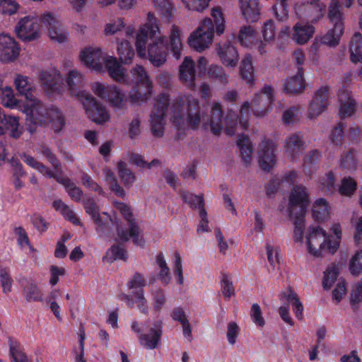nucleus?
Listing matches in <instances>:
<instances>
[{"label": "nucleus", "instance_id": "cd10ccee", "mask_svg": "<svg viewBox=\"0 0 362 362\" xmlns=\"http://www.w3.org/2000/svg\"><path fill=\"white\" fill-rule=\"evenodd\" d=\"M312 215L319 223L327 221L331 216V206L325 199L319 198L313 204Z\"/></svg>", "mask_w": 362, "mask_h": 362}, {"label": "nucleus", "instance_id": "774afa93", "mask_svg": "<svg viewBox=\"0 0 362 362\" xmlns=\"http://www.w3.org/2000/svg\"><path fill=\"white\" fill-rule=\"evenodd\" d=\"M146 286V281L144 276L140 274H134L128 282V288L132 290V293L143 290Z\"/></svg>", "mask_w": 362, "mask_h": 362}, {"label": "nucleus", "instance_id": "c9c22d12", "mask_svg": "<svg viewBox=\"0 0 362 362\" xmlns=\"http://www.w3.org/2000/svg\"><path fill=\"white\" fill-rule=\"evenodd\" d=\"M153 93V84L147 86H135L129 93V100L134 103L146 102L150 99Z\"/></svg>", "mask_w": 362, "mask_h": 362}, {"label": "nucleus", "instance_id": "9d476101", "mask_svg": "<svg viewBox=\"0 0 362 362\" xmlns=\"http://www.w3.org/2000/svg\"><path fill=\"white\" fill-rule=\"evenodd\" d=\"M42 23L47 28L49 37L54 42L62 43L69 39V32L62 26L58 16L53 12L44 13L41 16Z\"/></svg>", "mask_w": 362, "mask_h": 362}, {"label": "nucleus", "instance_id": "39448f33", "mask_svg": "<svg viewBox=\"0 0 362 362\" xmlns=\"http://www.w3.org/2000/svg\"><path fill=\"white\" fill-rule=\"evenodd\" d=\"M305 243L308 253L316 258L334 255L337 251V243L330 242V235L320 226L308 230Z\"/></svg>", "mask_w": 362, "mask_h": 362}, {"label": "nucleus", "instance_id": "ddd939ff", "mask_svg": "<svg viewBox=\"0 0 362 362\" xmlns=\"http://www.w3.org/2000/svg\"><path fill=\"white\" fill-rule=\"evenodd\" d=\"M66 83L71 95L76 97L81 102L90 95L83 90L86 83L85 75L76 69H70L66 75Z\"/></svg>", "mask_w": 362, "mask_h": 362}, {"label": "nucleus", "instance_id": "473e14b6", "mask_svg": "<svg viewBox=\"0 0 362 362\" xmlns=\"http://www.w3.org/2000/svg\"><path fill=\"white\" fill-rule=\"evenodd\" d=\"M305 88V82L303 77V69L298 68V73L288 77L284 83V90L288 94L301 93Z\"/></svg>", "mask_w": 362, "mask_h": 362}, {"label": "nucleus", "instance_id": "5701e85b", "mask_svg": "<svg viewBox=\"0 0 362 362\" xmlns=\"http://www.w3.org/2000/svg\"><path fill=\"white\" fill-rule=\"evenodd\" d=\"M239 8L244 18L250 22H257L260 16L258 0H238Z\"/></svg>", "mask_w": 362, "mask_h": 362}, {"label": "nucleus", "instance_id": "412c9836", "mask_svg": "<svg viewBox=\"0 0 362 362\" xmlns=\"http://www.w3.org/2000/svg\"><path fill=\"white\" fill-rule=\"evenodd\" d=\"M179 79L185 85L194 88L195 64L190 57H185L179 66Z\"/></svg>", "mask_w": 362, "mask_h": 362}, {"label": "nucleus", "instance_id": "7ed1b4c3", "mask_svg": "<svg viewBox=\"0 0 362 362\" xmlns=\"http://www.w3.org/2000/svg\"><path fill=\"white\" fill-rule=\"evenodd\" d=\"M273 98V89L270 86H264L262 90L255 95L251 103L245 102L241 106L238 124L234 114H228L225 119L226 134L232 136L238 133L239 130L246 129L249 125L247 120L251 112L257 117H264L269 111Z\"/></svg>", "mask_w": 362, "mask_h": 362}, {"label": "nucleus", "instance_id": "2eb2a0df", "mask_svg": "<svg viewBox=\"0 0 362 362\" xmlns=\"http://www.w3.org/2000/svg\"><path fill=\"white\" fill-rule=\"evenodd\" d=\"M16 32L18 37L23 40H35L40 33L37 18L34 16H25L21 18L16 27Z\"/></svg>", "mask_w": 362, "mask_h": 362}, {"label": "nucleus", "instance_id": "423d86ee", "mask_svg": "<svg viewBox=\"0 0 362 362\" xmlns=\"http://www.w3.org/2000/svg\"><path fill=\"white\" fill-rule=\"evenodd\" d=\"M116 209L119 210L127 221L126 226L123 223L115 220L113 224L116 227L118 240L121 241H127L130 238L134 244L137 245H143L144 240L141 235V231L134 221L132 213L129 206L120 202H114Z\"/></svg>", "mask_w": 362, "mask_h": 362}, {"label": "nucleus", "instance_id": "4d7b16f0", "mask_svg": "<svg viewBox=\"0 0 362 362\" xmlns=\"http://www.w3.org/2000/svg\"><path fill=\"white\" fill-rule=\"evenodd\" d=\"M114 85H109L105 83L95 81L90 85V90L93 93L100 99L106 100L109 93Z\"/></svg>", "mask_w": 362, "mask_h": 362}, {"label": "nucleus", "instance_id": "ea45409f", "mask_svg": "<svg viewBox=\"0 0 362 362\" xmlns=\"http://www.w3.org/2000/svg\"><path fill=\"white\" fill-rule=\"evenodd\" d=\"M282 299L288 303V304L292 305L296 317L299 320H302L303 317V305L296 293L291 289H288L284 293Z\"/></svg>", "mask_w": 362, "mask_h": 362}, {"label": "nucleus", "instance_id": "c03bdc74", "mask_svg": "<svg viewBox=\"0 0 362 362\" xmlns=\"http://www.w3.org/2000/svg\"><path fill=\"white\" fill-rule=\"evenodd\" d=\"M171 317L174 320L178 321L181 324L185 337L191 339V326L185 311L181 308H175L173 310Z\"/></svg>", "mask_w": 362, "mask_h": 362}, {"label": "nucleus", "instance_id": "58836bf2", "mask_svg": "<svg viewBox=\"0 0 362 362\" xmlns=\"http://www.w3.org/2000/svg\"><path fill=\"white\" fill-rule=\"evenodd\" d=\"M132 81L135 83V86H147L149 87L150 84H153L148 76V72L144 66L139 64H136L130 70Z\"/></svg>", "mask_w": 362, "mask_h": 362}, {"label": "nucleus", "instance_id": "e2e57ef3", "mask_svg": "<svg viewBox=\"0 0 362 362\" xmlns=\"http://www.w3.org/2000/svg\"><path fill=\"white\" fill-rule=\"evenodd\" d=\"M181 1L186 9L202 12L208 7L210 0H181Z\"/></svg>", "mask_w": 362, "mask_h": 362}, {"label": "nucleus", "instance_id": "864d4df0", "mask_svg": "<svg viewBox=\"0 0 362 362\" xmlns=\"http://www.w3.org/2000/svg\"><path fill=\"white\" fill-rule=\"evenodd\" d=\"M339 267L335 264L329 265L324 272L322 285L325 289H329L335 282L339 274Z\"/></svg>", "mask_w": 362, "mask_h": 362}, {"label": "nucleus", "instance_id": "4c0bfd02", "mask_svg": "<svg viewBox=\"0 0 362 362\" xmlns=\"http://www.w3.org/2000/svg\"><path fill=\"white\" fill-rule=\"evenodd\" d=\"M23 296L25 300L28 303L42 302L44 300V294L39 287L38 284L30 281L28 285L23 288Z\"/></svg>", "mask_w": 362, "mask_h": 362}, {"label": "nucleus", "instance_id": "13d9d810", "mask_svg": "<svg viewBox=\"0 0 362 362\" xmlns=\"http://www.w3.org/2000/svg\"><path fill=\"white\" fill-rule=\"evenodd\" d=\"M125 23L122 18L110 21L104 26L103 33L105 36L114 35L124 28Z\"/></svg>", "mask_w": 362, "mask_h": 362}, {"label": "nucleus", "instance_id": "de8ad7c7", "mask_svg": "<svg viewBox=\"0 0 362 362\" xmlns=\"http://www.w3.org/2000/svg\"><path fill=\"white\" fill-rule=\"evenodd\" d=\"M103 175L105 177V181L109 185L110 189L119 197H124L125 191L119 185L117 177L112 170L110 168H105L103 170Z\"/></svg>", "mask_w": 362, "mask_h": 362}, {"label": "nucleus", "instance_id": "1a4fd4ad", "mask_svg": "<svg viewBox=\"0 0 362 362\" xmlns=\"http://www.w3.org/2000/svg\"><path fill=\"white\" fill-rule=\"evenodd\" d=\"M38 78L46 94H61L63 90L62 75L55 67H49L39 72Z\"/></svg>", "mask_w": 362, "mask_h": 362}, {"label": "nucleus", "instance_id": "6ab92c4d", "mask_svg": "<svg viewBox=\"0 0 362 362\" xmlns=\"http://www.w3.org/2000/svg\"><path fill=\"white\" fill-rule=\"evenodd\" d=\"M20 49L16 41L9 35L0 34V60L11 62L19 56Z\"/></svg>", "mask_w": 362, "mask_h": 362}, {"label": "nucleus", "instance_id": "37998d69", "mask_svg": "<svg viewBox=\"0 0 362 362\" xmlns=\"http://www.w3.org/2000/svg\"><path fill=\"white\" fill-rule=\"evenodd\" d=\"M3 134L9 131L11 136L18 138L22 134L23 127L20 125L18 118L12 115H6L3 123Z\"/></svg>", "mask_w": 362, "mask_h": 362}, {"label": "nucleus", "instance_id": "bf43d9fd", "mask_svg": "<svg viewBox=\"0 0 362 362\" xmlns=\"http://www.w3.org/2000/svg\"><path fill=\"white\" fill-rule=\"evenodd\" d=\"M151 302L156 312H160L166 303V295L163 289L158 288L151 292Z\"/></svg>", "mask_w": 362, "mask_h": 362}, {"label": "nucleus", "instance_id": "6e6d98bb", "mask_svg": "<svg viewBox=\"0 0 362 362\" xmlns=\"http://www.w3.org/2000/svg\"><path fill=\"white\" fill-rule=\"evenodd\" d=\"M55 179L65 187L67 193L73 200L79 201L81 199L82 197V191L68 178L59 177L57 175Z\"/></svg>", "mask_w": 362, "mask_h": 362}, {"label": "nucleus", "instance_id": "c85d7f7f", "mask_svg": "<svg viewBox=\"0 0 362 362\" xmlns=\"http://www.w3.org/2000/svg\"><path fill=\"white\" fill-rule=\"evenodd\" d=\"M218 54L226 66L233 67L237 64L238 54L235 47L230 42H226L220 45Z\"/></svg>", "mask_w": 362, "mask_h": 362}, {"label": "nucleus", "instance_id": "680f3d73", "mask_svg": "<svg viewBox=\"0 0 362 362\" xmlns=\"http://www.w3.org/2000/svg\"><path fill=\"white\" fill-rule=\"evenodd\" d=\"M173 272L177 282L179 285L182 286L184 284L183 267L182 260L180 255L178 252H175L173 259Z\"/></svg>", "mask_w": 362, "mask_h": 362}, {"label": "nucleus", "instance_id": "052dcab7", "mask_svg": "<svg viewBox=\"0 0 362 362\" xmlns=\"http://www.w3.org/2000/svg\"><path fill=\"white\" fill-rule=\"evenodd\" d=\"M211 16L214 19L217 34H223L225 30V18L221 8L220 7L213 8L211 9Z\"/></svg>", "mask_w": 362, "mask_h": 362}, {"label": "nucleus", "instance_id": "09e8293b", "mask_svg": "<svg viewBox=\"0 0 362 362\" xmlns=\"http://www.w3.org/2000/svg\"><path fill=\"white\" fill-rule=\"evenodd\" d=\"M238 146L243 162L250 163L252 160V147L249 139L245 135H239Z\"/></svg>", "mask_w": 362, "mask_h": 362}, {"label": "nucleus", "instance_id": "c756f323", "mask_svg": "<svg viewBox=\"0 0 362 362\" xmlns=\"http://www.w3.org/2000/svg\"><path fill=\"white\" fill-rule=\"evenodd\" d=\"M303 150L302 137L298 134L288 136L286 139L285 151L287 157L296 159Z\"/></svg>", "mask_w": 362, "mask_h": 362}, {"label": "nucleus", "instance_id": "dca6fc26", "mask_svg": "<svg viewBox=\"0 0 362 362\" xmlns=\"http://www.w3.org/2000/svg\"><path fill=\"white\" fill-rule=\"evenodd\" d=\"M329 97V89L327 87L320 88L315 93L308 110V117L310 119H315L325 111L328 105Z\"/></svg>", "mask_w": 362, "mask_h": 362}, {"label": "nucleus", "instance_id": "79ce46f5", "mask_svg": "<svg viewBox=\"0 0 362 362\" xmlns=\"http://www.w3.org/2000/svg\"><path fill=\"white\" fill-rule=\"evenodd\" d=\"M117 174L124 185L130 187L136 181V175L123 160H119L116 165Z\"/></svg>", "mask_w": 362, "mask_h": 362}, {"label": "nucleus", "instance_id": "f03ea898", "mask_svg": "<svg viewBox=\"0 0 362 362\" xmlns=\"http://www.w3.org/2000/svg\"><path fill=\"white\" fill-rule=\"evenodd\" d=\"M182 30L173 24L169 32V45L162 30L159 21L152 11L146 13V22L138 28L135 36L137 55L143 59H148L154 66L163 65L167 59L168 47L173 57L178 59L183 49Z\"/></svg>", "mask_w": 362, "mask_h": 362}, {"label": "nucleus", "instance_id": "7c9ffc66", "mask_svg": "<svg viewBox=\"0 0 362 362\" xmlns=\"http://www.w3.org/2000/svg\"><path fill=\"white\" fill-rule=\"evenodd\" d=\"M116 43L118 59L122 64H131L135 55V52L130 42L127 40H119L117 38Z\"/></svg>", "mask_w": 362, "mask_h": 362}, {"label": "nucleus", "instance_id": "bb28decb", "mask_svg": "<svg viewBox=\"0 0 362 362\" xmlns=\"http://www.w3.org/2000/svg\"><path fill=\"white\" fill-rule=\"evenodd\" d=\"M257 32L252 25H243L239 29L237 40L244 47L252 49L257 42Z\"/></svg>", "mask_w": 362, "mask_h": 362}, {"label": "nucleus", "instance_id": "4be33fe9", "mask_svg": "<svg viewBox=\"0 0 362 362\" xmlns=\"http://www.w3.org/2000/svg\"><path fill=\"white\" fill-rule=\"evenodd\" d=\"M308 202V194L305 188L302 185L295 187L292 189L289 196V208L291 214L293 211V207L298 206L300 208V214H304Z\"/></svg>", "mask_w": 362, "mask_h": 362}, {"label": "nucleus", "instance_id": "49530a36", "mask_svg": "<svg viewBox=\"0 0 362 362\" xmlns=\"http://www.w3.org/2000/svg\"><path fill=\"white\" fill-rule=\"evenodd\" d=\"M85 209L86 212L91 216L95 224V229L98 233H104L105 223L98 213V209L96 204L92 202H88L85 204Z\"/></svg>", "mask_w": 362, "mask_h": 362}, {"label": "nucleus", "instance_id": "3c124183", "mask_svg": "<svg viewBox=\"0 0 362 362\" xmlns=\"http://www.w3.org/2000/svg\"><path fill=\"white\" fill-rule=\"evenodd\" d=\"M240 73L242 78L248 83L255 80L254 67L252 64L251 57L247 55L241 62Z\"/></svg>", "mask_w": 362, "mask_h": 362}, {"label": "nucleus", "instance_id": "4468645a", "mask_svg": "<svg viewBox=\"0 0 362 362\" xmlns=\"http://www.w3.org/2000/svg\"><path fill=\"white\" fill-rule=\"evenodd\" d=\"M81 103L88 117L94 122L103 124L109 121L110 115L108 111L92 95L87 96Z\"/></svg>", "mask_w": 362, "mask_h": 362}, {"label": "nucleus", "instance_id": "6e6552de", "mask_svg": "<svg viewBox=\"0 0 362 362\" xmlns=\"http://www.w3.org/2000/svg\"><path fill=\"white\" fill-rule=\"evenodd\" d=\"M107 56L100 47L90 45L83 48L78 58L81 64L86 68L97 72H103L105 57Z\"/></svg>", "mask_w": 362, "mask_h": 362}, {"label": "nucleus", "instance_id": "f257e3e1", "mask_svg": "<svg viewBox=\"0 0 362 362\" xmlns=\"http://www.w3.org/2000/svg\"><path fill=\"white\" fill-rule=\"evenodd\" d=\"M167 115L178 130L203 128L218 134L222 129L221 105L214 103L209 114L201 113L197 100L191 95L172 96L165 91L157 96L149 119L154 136H163Z\"/></svg>", "mask_w": 362, "mask_h": 362}, {"label": "nucleus", "instance_id": "72a5a7b5", "mask_svg": "<svg viewBox=\"0 0 362 362\" xmlns=\"http://www.w3.org/2000/svg\"><path fill=\"white\" fill-rule=\"evenodd\" d=\"M156 270L158 280L164 286L168 285L171 281L170 268L163 254L160 253L156 257Z\"/></svg>", "mask_w": 362, "mask_h": 362}, {"label": "nucleus", "instance_id": "69168bd1", "mask_svg": "<svg viewBox=\"0 0 362 362\" xmlns=\"http://www.w3.org/2000/svg\"><path fill=\"white\" fill-rule=\"evenodd\" d=\"M13 284V280L8 272L4 269H0V286L4 294H8L12 291Z\"/></svg>", "mask_w": 362, "mask_h": 362}, {"label": "nucleus", "instance_id": "5fc2aeb1", "mask_svg": "<svg viewBox=\"0 0 362 362\" xmlns=\"http://www.w3.org/2000/svg\"><path fill=\"white\" fill-rule=\"evenodd\" d=\"M349 271L354 276L362 274V247L356 250L349 262Z\"/></svg>", "mask_w": 362, "mask_h": 362}, {"label": "nucleus", "instance_id": "338daca9", "mask_svg": "<svg viewBox=\"0 0 362 362\" xmlns=\"http://www.w3.org/2000/svg\"><path fill=\"white\" fill-rule=\"evenodd\" d=\"M19 4L16 0H0V13L4 15H13L19 9Z\"/></svg>", "mask_w": 362, "mask_h": 362}, {"label": "nucleus", "instance_id": "a211bd4d", "mask_svg": "<svg viewBox=\"0 0 362 362\" xmlns=\"http://www.w3.org/2000/svg\"><path fill=\"white\" fill-rule=\"evenodd\" d=\"M275 144L270 140L262 141V147L259 151V164L264 171H269L276 164Z\"/></svg>", "mask_w": 362, "mask_h": 362}, {"label": "nucleus", "instance_id": "9b49d317", "mask_svg": "<svg viewBox=\"0 0 362 362\" xmlns=\"http://www.w3.org/2000/svg\"><path fill=\"white\" fill-rule=\"evenodd\" d=\"M43 154L49 161V163H52V165L54 167V170H49L45 165L35 159L31 156L23 154L21 156V158L28 165L33 169H35L43 175L49 178L57 177V174L61 172V168L59 161L56 159L55 156L49 149L44 150Z\"/></svg>", "mask_w": 362, "mask_h": 362}, {"label": "nucleus", "instance_id": "0eeeda50", "mask_svg": "<svg viewBox=\"0 0 362 362\" xmlns=\"http://www.w3.org/2000/svg\"><path fill=\"white\" fill-rule=\"evenodd\" d=\"M214 35V25L209 18L202 20L199 26L187 38L188 45L197 52L207 49L212 43Z\"/></svg>", "mask_w": 362, "mask_h": 362}, {"label": "nucleus", "instance_id": "f8f14e48", "mask_svg": "<svg viewBox=\"0 0 362 362\" xmlns=\"http://www.w3.org/2000/svg\"><path fill=\"white\" fill-rule=\"evenodd\" d=\"M315 27L305 22L296 23L291 29L285 26L281 28V34L288 35L297 45L306 44L314 35Z\"/></svg>", "mask_w": 362, "mask_h": 362}, {"label": "nucleus", "instance_id": "aec40b11", "mask_svg": "<svg viewBox=\"0 0 362 362\" xmlns=\"http://www.w3.org/2000/svg\"><path fill=\"white\" fill-rule=\"evenodd\" d=\"M43 109L45 111H42V115L45 117L44 121L35 122L26 117L27 122L34 125L50 124L55 132H59L64 124V118L61 112L57 108L48 109L44 105Z\"/></svg>", "mask_w": 362, "mask_h": 362}, {"label": "nucleus", "instance_id": "393cba45", "mask_svg": "<svg viewBox=\"0 0 362 362\" xmlns=\"http://www.w3.org/2000/svg\"><path fill=\"white\" fill-rule=\"evenodd\" d=\"M339 100V114L343 117L351 116L356 110V102L351 93L347 89L340 90L338 94Z\"/></svg>", "mask_w": 362, "mask_h": 362}, {"label": "nucleus", "instance_id": "0e129e2a", "mask_svg": "<svg viewBox=\"0 0 362 362\" xmlns=\"http://www.w3.org/2000/svg\"><path fill=\"white\" fill-rule=\"evenodd\" d=\"M262 39L267 42H272L275 38L276 28L273 21L268 20L264 23L262 30Z\"/></svg>", "mask_w": 362, "mask_h": 362}, {"label": "nucleus", "instance_id": "a878e982", "mask_svg": "<svg viewBox=\"0 0 362 362\" xmlns=\"http://www.w3.org/2000/svg\"><path fill=\"white\" fill-rule=\"evenodd\" d=\"M343 33V23L334 25V28L329 30L325 35L319 38H316L314 45L320 43L326 45L329 47H336L339 44L340 39Z\"/></svg>", "mask_w": 362, "mask_h": 362}, {"label": "nucleus", "instance_id": "20e7f679", "mask_svg": "<svg viewBox=\"0 0 362 362\" xmlns=\"http://www.w3.org/2000/svg\"><path fill=\"white\" fill-rule=\"evenodd\" d=\"M13 85L18 94L25 98L21 112L32 121L38 122L44 121L45 117L42 115V111H45L43 104L33 95L35 87L32 80L28 76L16 74L13 79Z\"/></svg>", "mask_w": 362, "mask_h": 362}, {"label": "nucleus", "instance_id": "e433bc0d", "mask_svg": "<svg viewBox=\"0 0 362 362\" xmlns=\"http://www.w3.org/2000/svg\"><path fill=\"white\" fill-rule=\"evenodd\" d=\"M116 111L126 108V96L117 86L112 87V90L106 100Z\"/></svg>", "mask_w": 362, "mask_h": 362}, {"label": "nucleus", "instance_id": "603ef678", "mask_svg": "<svg viewBox=\"0 0 362 362\" xmlns=\"http://www.w3.org/2000/svg\"><path fill=\"white\" fill-rule=\"evenodd\" d=\"M328 17L334 25L343 23L344 16L341 10V4L339 0L330 1Z\"/></svg>", "mask_w": 362, "mask_h": 362}, {"label": "nucleus", "instance_id": "f704fd0d", "mask_svg": "<svg viewBox=\"0 0 362 362\" xmlns=\"http://www.w3.org/2000/svg\"><path fill=\"white\" fill-rule=\"evenodd\" d=\"M155 11L163 18L170 21L176 11L173 0H151Z\"/></svg>", "mask_w": 362, "mask_h": 362}, {"label": "nucleus", "instance_id": "a19ab883", "mask_svg": "<svg viewBox=\"0 0 362 362\" xmlns=\"http://www.w3.org/2000/svg\"><path fill=\"white\" fill-rule=\"evenodd\" d=\"M351 60L354 63L362 62V35L356 33L349 45Z\"/></svg>", "mask_w": 362, "mask_h": 362}, {"label": "nucleus", "instance_id": "b1692460", "mask_svg": "<svg viewBox=\"0 0 362 362\" xmlns=\"http://www.w3.org/2000/svg\"><path fill=\"white\" fill-rule=\"evenodd\" d=\"M162 333V322H155L149 328L147 334L141 335L140 341L142 346L148 349H155Z\"/></svg>", "mask_w": 362, "mask_h": 362}, {"label": "nucleus", "instance_id": "a18cd8bd", "mask_svg": "<svg viewBox=\"0 0 362 362\" xmlns=\"http://www.w3.org/2000/svg\"><path fill=\"white\" fill-rule=\"evenodd\" d=\"M307 13L302 15L309 19L312 23H315L321 19L325 12L326 6L324 4H308L306 5Z\"/></svg>", "mask_w": 362, "mask_h": 362}, {"label": "nucleus", "instance_id": "2f4dec72", "mask_svg": "<svg viewBox=\"0 0 362 362\" xmlns=\"http://www.w3.org/2000/svg\"><path fill=\"white\" fill-rule=\"evenodd\" d=\"M0 99L2 105L10 109H18L21 111L23 103L20 101L16 96L13 88L11 86H1Z\"/></svg>", "mask_w": 362, "mask_h": 362}, {"label": "nucleus", "instance_id": "8fccbe9b", "mask_svg": "<svg viewBox=\"0 0 362 362\" xmlns=\"http://www.w3.org/2000/svg\"><path fill=\"white\" fill-rule=\"evenodd\" d=\"M357 182L351 177H344L341 179L338 187V192L344 197H351L357 189Z\"/></svg>", "mask_w": 362, "mask_h": 362}, {"label": "nucleus", "instance_id": "f3484780", "mask_svg": "<svg viewBox=\"0 0 362 362\" xmlns=\"http://www.w3.org/2000/svg\"><path fill=\"white\" fill-rule=\"evenodd\" d=\"M105 68L114 81L128 84L130 81L127 74V71L122 67L120 61L115 57L107 55L105 57L104 63Z\"/></svg>", "mask_w": 362, "mask_h": 362}]
</instances>
